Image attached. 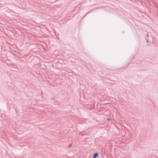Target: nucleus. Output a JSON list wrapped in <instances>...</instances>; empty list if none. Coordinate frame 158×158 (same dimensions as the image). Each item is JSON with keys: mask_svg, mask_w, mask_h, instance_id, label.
Returning <instances> with one entry per match:
<instances>
[{"mask_svg": "<svg viewBox=\"0 0 158 158\" xmlns=\"http://www.w3.org/2000/svg\"><path fill=\"white\" fill-rule=\"evenodd\" d=\"M98 156V153H96L94 154L93 156V158H96Z\"/></svg>", "mask_w": 158, "mask_h": 158, "instance_id": "f257e3e1", "label": "nucleus"}]
</instances>
